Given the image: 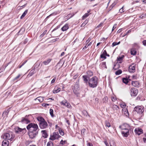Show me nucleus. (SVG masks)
I'll return each mask as SVG.
<instances>
[{"label":"nucleus","mask_w":146,"mask_h":146,"mask_svg":"<svg viewBox=\"0 0 146 146\" xmlns=\"http://www.w3.org/2000/svg\"><path fill=\"white\" fill-rule=\"evenodd\" d=\"M131 32V30H129L126 33L125 35L123 36V37H124L125 35H127L129 33Z\"/></svg>","instance_id":"4d7b16f0"},{"label":"nucleus","mask_w":146,"mask_h":146,"mask_svg":"<svg viewBox=\"0 0 146 146\" xmlns=\"http://www.w3.org/2000/svg\"><path fill=\"white\" fill-rule=\"evenodd\" d=\"M35 100H43L44 98L42 97H39L36 98Z\"/></svg>","instance_id":"4c0bfd02"},{"label":"nucleus","mask_w":146,"mask_h":146,"mask_svg":"<svg viewBox=\"0 0 146 146\" xmlns=\"http://www.w3.org/2000/svg\"><path fill=\"white\" fill-rule=\"evenodd\" d=\"M60 103L61 105L65 106L68 108L71 107V105L66 101H62L60 102Z\"/></svg>","instance_id":"f8f14e48"},{"label":"nucleus","mask_w":146,"mask_h":146,"mask_svg":"<svg viewBox=\"0 0 146 146\" xmlns=\"http://www.w3.org/2000/svg\"><path fill=\"white\" fill-rule=\"evenodd\" d=\"M116 26H117V24H115L113 27V28H112V31H113V30H114V29L116 28Z\"/></svg>","instance_id":"603ef678"},{"label":"nucleus","mask_w":146,"mask_h":146,"mask_svg":"<svg viewBox=\"0 0 146 146\" xmlns=\"http://www.w3.org/2000/svg\"><path fill=\"white\" fill-rule=\"evenodd\" d=\"M86 75L88 77V79H89V78L90 77L92 76L93 75V72L90 70H89L88 71L86 72Z\"/></svg>","instance_id":"4be33fe9"},{"label":"nucleus","mask_w":146,"mask_h":146,"mask_svg":"<svg viewBox=\"0 0 146 146\" xmlns=\"http://www.w3.org/2000/svg\"><path fill=\"white\" fill-rule=\"evenodd\" d=\"M68 28L69 27L68 25L67 24H66L62 27V28H61V30L62 31H64L67 30V29H68Z\"/></svg>","instance_id":"5701e85b"},{"label":"nucleus","mask_w":146,"mask_h":146,"mask_svg":"<svg viewBox=\"0 0 146 146\" xmlns=\"http://www.w3.org/2000/svg\"><path fill=\"white\" fill-rule=\"evenodd\" d=\"M21 122L23 123L27 124L30 122V121L25 117H22Z\"/></svg>","instance_id":"dca6fc26"},{"label":"nucleus","mask_w":146,"mask_h":146,"mask_svg":"<svg viewBox=\"0 0 146 146\" xmlns=\"http://www.w3.org/2000/svg\"><path fill=\"white\" fill-rule=\"evenodd\" d=\"M61 137V136L59 135L58 132H54L53 133L52 135H51L50 138V139L52 140H54L55 139H58Z\"/></svg>","instance_id":"0eeeda50"},{"label":"nucleus","mask_w":146,"mask_h":146,"mask_svg":"<svg viewBox=\"0 0 146 146\" xmlns=\"http://www.w3.org/2000/svg\"><path fill=\"white\" fill-rule=\"evenodd\" d=\"M88 13L85 14L84 15L82 16V19H84L87 17L89 15L88 14L90 12V10L88 11H87Z\"/></svg>","instance_id":"bb28decb"},{"label":"nucleus","mask_w":146,"mask_h":146,"mask_svg":"<svg viewBox=\"0 0 146 146\" xmlns=\"http://www.w3.org/2000/svg\"><path fill=\"white\" fill-rule=\"evenodd\" d=\"M65 143V141H63L62 140L60 142V143L62 145H63Z\"/></svg>","instance_id":"e2e57ef3"},{"label":"nucleus","mask_w":146,"mask_h":146,"mask_svg":"<svg viewBox=\"0 0 146 146\" xmlns=\"http://www.w3.org/2000/svg\"><path fill=\"white\" fill-rule=\"evenodd\" d=\"M78 77V75H75L73 76V78L74 79H76Z\"/></svg>","instance_id":"338daca9"},{"label":"nucleus","mask_w":146,"mask_h":146,"mask_svg":"<svg viewBox=\"0 0 146 146\" xmlns=\"http://www.w3.org/2000/svg\"><path fill=\"white\" fill-rule=\"evenodd\" d=\"M3 138L5 140H9L10 141H12L14 137V136L11 133H5L3 135Z\"/></svg>","instance_id":"20e7f679"},{"label":"nucleus","mask_w":146,"mask_h":146,"mask_svg":"<svg viewBox=\"0 0 146 146\" xmlns=\"http://www.w3.org/2000/svg\"><path fill=\"white\" fill-rule=\"evenodd\" d=\"M120 43V42L119 41L118 42H114L112 44V46L113 47L116 45H118Z\"/></svg>","instance_id":"ea45409f"},{"label":"nucleus","mask_w":146,"mask_h":146,"mask_svg":"<svg viewBox=\"0 0 146 146\" xmlns=\"http://www.w3.org/2000/svg\"><path fill=\"white\" fill-rule=\"evenodd\" d=\"M90 39L89 38H88V39L86 41V43L87 44H88L90 41Z\"/></svg>","instance_id":"774afa93"},{"label":"nucleus","mask_w":146,"mask_h":146,"mask_svg":"<svg viewBox=\"0 0 146 146\" xmlns=\"http://www.w3.org/2000/svg\"><path fill=\"white\" fill-rule=\"evenodd\" d=\"M37 119L39 122H43L44 121V119L42 117H38L37 118Z\"/></svg>","instance_id":"c85d7f7f"},{"label":"nucleus","mask_w":146,"mask_h":146,"mask_svg":"<svg viewBox=\"0 0 146 146\" xmlns=\"http://www.w3.org/2000/svg\"><path fill=\"white\" fill-rule=\"evenodd\" d=\"M113 108L114 110H118L119 108L117 105H114L113 106Z\"/></svg>","instance_id":"e433bc0d"},{"label":"nucleus","mask_w":146,"mask_h":146,"mask_svg":"<svg viewBox=\"0 0 146 146\" xmlns=\"http://www.w3.org/2000/svg\"><path fill=\"white\" fill-rule=\"evenodd\" d=\"M80 89L79 80L75 82L73 91L75 94L78 95L79 94V91Z\"/></svg>","instance_id":"39448f33"},{"label":"nucleus","mask_w":146,"mask_h":146,"mask_svg":"<svg viewBox=\"0 0 146 146\" xmlns=\"http://www.w3.org/2000/svg\"><path fill=\"white\" fill-rule=\"evenodd\" d=\"M52 60V59L51 58H48L47 60L44 61L43 62V63L45 65H47Z\"/></svg>","instance_id":"a211bd4d"},{"label":"nucleus","mask_w":146,"mask_h":146,"mask_svg":"<svg viewBox=\"0 0 146 146\" xmlns=\"http://www.w3.org/2000/svg\"><path fill=\"white\" fill-rule=\"evenodd\" d=\"M88 146H93L92 144L90 142H88L87 143Z\"/></svg>","instance_id":"0e129e2a"},{"label":"nucleus","mask_w":146,"mask_h":146,"mask_svg":"<svg viewBox=\"0 0 146 146\" xmlns=\"http://www.w3.org/2000/svg\"><path fill=\"white\" fill-rule=\"evenodd\" d=\"M25 31V29L22 28L18 32V33L20 35L24 33Z\"/></svg>","instance_id":"7c9ffc66"},{"label":"nucleus","mask_w":146,"mask_h":146,"mask_svg":"<svg viewBox=\"0 0 146 146\" xmlns=\"http://www.w3.org/2000/svg\"><path fill=\"white\" fill-rule=\"evenodd\" d=\"M27 129L29 131L28 134L30 138L33 139L36 137L38 134L39 130L36 124L30 123L27 127Z\"/></svg>","instance_id":"f257e3e1"},{"label":"nucleus","mask_w":146,"mask_h":146,"mask_svg":"<svg viewBox=\"0 0 146 146\" xmlns=\"http://www.w3.org/2000/svg\"><path fill=\"white\" fill-rule=\"evenodd\" d=\"M59 27V26H57L52 31V32L56 30Z\"/></svg>","instance_id":"13d9d810"},{"label":"nucleus","mask_w":146,"mask_h":146,"mask_svg":"<svg viewBox=\"0 0 146 146\" xmlns=\"http://www.w3.org/2000/svg\"><path fill=\"white\" fill-rule=\"evenodd\" d=\"M135 132L136 134L139 135L143 133V130L140 128H136L135 130Z\"/></svg>","instance_id":"2eb2a0df"},{"label":"nucleus","mask_w":146,"mask_h":146,"mask_svg":"<svg viewBox=\"0 0 146 146\" xmlns=\"http://www.w3.org/2000/svg\"><path fill=\"white\" fill-rule=\"evenodd\" d=\"M122 71L121 70H119L115 72L116 75H118L122 73Z\"/></svg>","instance_id":"c9c22d12"},{"label":"nucleus","mask_w":146,"mask_h":146,"mask_svg":"<svg viewBox=\"0 0 146 146\" xmlns=\"http://www.w3.org/2000/svg\"><path fill=\"white\" fill-rule=\"evenodd\" d=\"M119 127L122 130L121 131H125V132H129V130L130 129V126L127 124L125 123Z\"/></svg>","instance_id":"423d86ee"},{"label":"nucleus","mask_w":146,"mask_h":146,"mask_svg":"<svg viewBox=\"0 0 146 146\" xmlns=\"http://www.w3.org/2000/svg\"><path fill=\"white\" fill-rule=\"evenodd\" d=\"M131 55H135L136 54V51L135 48H132L131 50Z\"/></svg>","instance_id":"393cba45"},{"label":"nucleus","mask_w":146,"mask_h":146,"mask_svg":"<svg viewBox=\"0 0 146 146\" xmlns=\"http://www.w3.org/2000/svg\"><path fill=\"white\" fill-rule=\"evenodd\" d=\"M120 106L122 108H124L126 106V105L125 104H121Z\"/></svg>","instance_id":"bf43d9fd"},{"label":"nucleus","mask_w":146,"mask_h":146,"mask_svg":"<svg viewBox=\"0 0 146 146\" xmlns=\"http://www.w3.org/2000/svg\"><path fill=\"white\" fill-rule=\"evenodd\" d=\"M86 130L85 129H82L81 130V133L82 135H84V133L86 131Z\"/></svg>","instance_id":"de8ad7c7"},{"label":"nucleus","mask_w":146,"mask_h":146,"mask_svg":"<svg viewBox=\"0 0 146 146\" xmlns=\"http://www.w3.org/2000/svg\"><path fill=\"white\" fill-rule=\"evenodd\" d=\"M59 131L60 133V135L62 136H63L64 134V133L63 131L61 130V129H59Z\"/></svg>","instance_id":"c03bdc74"},{"label":"nucleus","mask_w":146,"mask_h":146,"mask_svg":"<svg viewBox=\"0 0 146 146\" xmlns=\"http://www.w3.org/2000/svg\"><path fill=\"white\" fill-rule=\"evenodd\" d=\"M124 6H123L119 10V12L120 13H122L124 12V9H123Z\"/></svg>","instance_id":"49530a36"},{"label":"nucleus","mask_w":146,"mask_h":146,"mask_svg":"<svg viewBox=\"0 0 146 146\" xmlns=\"http://www.w3.org/2000/svg\"><path fill=\"white\" fill-rule=\"evenodd\" d=\"M41 132L42 133V137L44 138H46L47 137L48 135L47 133L46 130H42Z\"/></svg>","instance_id":"b1692460"},{"label":"nucleus","mask_w":146,"mask_h":146,"mask_svg":"<svg viewBox=\"0 0 146 146\" xmlns=\"http://www.w3.org/2000/svg\"><path fill=\"white\" fill-rule=\"evenodd\" d=\"M47 146H53V143L51 142H49L47 144Z\"/></svg>","instance_id":"a18cd8bd"},{"label":"nucleus","mask_w":146,"mask_h":146,"mask_svg":"<svg viewBox=\"0 0 146 146\" xmlns=\"http://www.w3.org/2000/svg\"><path fill=\"white\" fill-rule=\"evenodd\" d=\"M39 125L40 128L41 129H44L46 128L47 127V124L45 120L42 122H39Z\"/></svg>","instance_id":"9d476101"},{"label":"nucleus","mask_w":146,"mask_h":146,"mask_svg":"<svg viewBox=\"0 0 146 146\" xmlns=\"http://www.w3.org/2000/svg\"><path fill=\"white\" fill-rule=\"evenodd\" d=\"M122 81L123 83H125L126 84H127L129 82L128 79L127 78H123Z\"/></svg>","instance_id":"72a5a7b5"},{"label":"nucleus","mask_w":146,"mask_h":146,"mask_svg":"<svg viewBox=\"0 0 146 146\" xmlns=\"http://www.w3.org/2000/svg\"><path fill=\"white\" fill-rule=\"evenodd\" d=\"M49 105V104H42V106H43L45 107H46L47 106H48Z\"/></svg>","instance_id":"6e6d98bb"},{"label":"nucleus","mask_w":146,"mask_h":146,"mask_svg":"<svg viewBox=\"0 0 146 146\" xmlns=\"http://www.w3.org/2000/svg\"><path fill=\"white\" fill-rule=\"evenodd\" d=\"M131 84L135 87L138 88L139 87V83L138 81H132Z\"/></svg>","instance_id":"ddd939ff"},{"label":"nucleus","mask_w":146,"mask_h":146,"mask_svg":"<svg viewBox=\"0 0 146 146\" xmlns=\"http://www.w3.org/2000/svg\"><path fill=\"white\" fill-rule=\"evenodd\" d=\"M88 19H86L83 23L81 25V27H84V26L88 22Z\"/></svg>","instance_id":"2f4dec72"},{"label":"nucleus","mask_w":146,"mask_h":146,"mask_svg":"<svg viewBox=\"0 0 146 146\" xmlns=\"http://www.w3.org/2000/svg\"><path fill=\"white\" fill-rule=\"evenodd\" d=\"M105 124H106V125L109 127H110L111 126V125H110V123L107 121H106V122H105Z\"/></svg>","instance_id":"79ce46f5"},{"label":"nucleus","mask_w":146,"mask_h":146,"mask_svg":"<svg viewBox=\"0 0 146 146\" xmlns=\"http://www.w3.org/2000/svg\"><path fill=\"white\" fill-rule=\"evenodd\" d=\"M130 94L131 96H136L138 93V90L135 88H131L130 90Z\"/></svg>","instance_id":"1a4fd4ad"},{"label":"nucleus","mask_w":146,"mask_h":146,"mask_svg":"<svg viewBox=\"0 0 146 146\" xmlns=\"http://www.w3.org/2000/svg\"><path fill=\"white\" fill-rule=\"evenodd\" d=\"M53 110L51 109H50V115L52 117H54V115L53 114Z\"/></svg>","instance_id":"58836bf2"},{"label":"nucleus","mask_w":146,"mask_h":146,"mask_svg":"<svg viewBox=\"0 0 146 146\" xmlns=\"http://www.w3.org/2000/svg\"><path fill=\"white\" fill-rule=\"evenodd\" d=\"M60 90L61 88L58 86H56L53 91V92L54 94H56L60 92Z\"/></svg>","instance_id":"4468645a"},{"label":"nucleus","mask_w":146,"mask_h":146,"mask_svg":"<svg viewBox=\"0 0 146 146\" xmlns=\"http://www.w3.org/2000/svg\"><path fill=\"white\" fill-rule=\"evenodd\" d=\"M82 78L84 81L86 83L88 82V77L86 75L83 76Z\"/></svg>","instance_id":"a878e982"},{"label":"nucleus","mask_w":146,"mask_h":146,"mask_svg":"<svg viewBox=\"0 0 146 146\" xmlns=\"http://www.w3.org/2000/svg\"><path fill=\"white\" fill-rule=\"evenodd\" d=\"M121 133L124 137H127L129 135V132H125V131H121Z\"/></svg>","instance_id":"cd10ccee"},{"label":"nucleus","mask_w":146,"mask_h":146,"mask_svg":"<svg viewBox=\"0 0 146 146\" xmlns=\"http://www.w3.org/2000/svg\"><path fill=\"white\" fill-rule=\"evenodd\" d=\"M15 133L18 135H23L25 134L27 131L25 128H21L18 126H16L14 129Z\"/></svg>","instance_id":"7ed1b4c3"},{"label":"nucleus","mask_w":146,"mask_h":146,"mask_svg":"<svg viewBox=\"0 0 146 146\" xmlns=\"http://www.w3.org/2000/svg\"><path fill=\"white\" fill-rule=\"evenodd\" d=\"M124 57L123 55H122L121 56H119L117 57V62L119 63H121L122 62L123 57Z\"/></svg>","instance_id":"6ab92c4d"},{"label":"nucleus","mask_w":146,"mask_h":146,"mask_svg":"<svg viewBox=\"0 0 146 146\" xmlns=\"http://www.w3.org/2000/svg\"><path fill=\"white\" fill-rule=\"evenodd\" d=\"M28 11V10L27 9V10H26L24 11V12L23 13V14L21 16V17H20L21 19H22L23 18L25 17V16L27 14Z\"/></svg>","instance_id":"c756f323"},{"label":"nucleus","mask_w":146,"mask_h":146,"mask_svg":"<svg viewBox=\"0 0 146 146\" xmlns=\"http://www.w3.org/2000/svg\"><path fill=\"white\" fill-rule=\"evenodd\" d=\"M55 128L56 129H58V130L59 129H60L61 128L59 127L57 125H56L55 126Z\"/></svg>","instance_id":"69168bd1"},{"label":"nucleus","mask_w":146,"mask_h":146,"mask_svg":"<svg viewBox=\"0 0 146 146\" xmlns=\"http://www.w3.org/2000/svg\"><path fill=\"white\" fill-rule=\"evenodd\" d=\"M56 77H54V78L52 80L51 82V83L53 84L55 82V81L56 80Z\"/></svg>","instance_id":"864d4df0"},{"label":"nucleus","mask_w":146,"mask_h":146,"mask_svg":"<svg viewBox=\"0 0 146 146\" xmlns=\"http://www.w3.org/2000/svg\"><path fill=\"white\" fill-rule=\"evenodd\" d=\"M74 15V13H72L69 14L67 16V18L68 19H70V18H71Z\"/></svg>","instance_id":"f704fd0d"},{"label":"nucleus","mask_w":146,"mask_h":146,"mask_svg":"<svg viewBox=\"0 0 146 146\" xmlns=\"http://www.w3.org/2000/svg\"><path fill=\"white\" fill-rule=\"evenodd\" d=\"M102 66H103L104 67H105V68H107V67L106 66V62H102Z\"/></svg>","instance_id":"09e8293b"},{"label":"nucleus","mask_w":146,"mask_h":146,"mask_svg":"<svg viewBox=\"0 0 146 146\" xmlns=\"http://www.w3.org/2000/svg\"><path fill=\"white\" fill-rule=\"evenodd\" d=\"M146 17V15L145 14H143L141 15L139 17L143 19Z\"/></svg>","instance_id":"8fccbe9b"},{"label":"nucleus","mask_w":146,"mask_h":146,"mask_svg":"<svg viewBox=\"0 0 146 146\" xmlns=\"http://www.w3.org/2000/svg\"><path fill=\"white\" fill-rule=\"evenodd\" d=\"M27 61H25L22 64L19 66V68H21L27 62Z\"/></svg>","instance_id":"3c124183"},{"label":"nucleus","mask_w":146,"mask_h":146,"mask_svg":"<svg viewBox=\"0 0 146 146\" xmlns=\"http://www.w3.org/2000/svg\"><path fill=\"white\" fill-rule=\"evenodd\" d=\"M128 70L129 72L130 73H133L135 71V67L134 64H132L131 65L129 66Z\"/></svg>","instance_id":"9b49d317"},{"label":"nucleus","mask_w":146,"mask_h":146,"mask_svg":"<svg viewBox=\"0 0 146 146\" xmlns=\"http://www.w3.org/2000/svg\"><path fill=\"white\" fill-rule=\"evenodd\" d=\"M47 32V30H45L40 35V38H42V37L44 36L46 33Z\"/></svg>","instance_id":"a19ab883"},{"label":"nucleus","mask_w":146,"mask_h":146,"mask_svg":"<svg viewBox=\"0 0 146 146\" xmlns=\"http://www.w3.org/2000/svg\"><path fill=\"white\" fill-rule=\"evenodd\" d=\"M134 110L136 111L137 113L141 114L144 111V108L142 106H137L134 108Z\"/></svg>","instance_id":"6e6552de"},{"label":"nucleus","mask_w":146,"mask_h":146,"mask_svg":"<svg viewBox=\"0 0 146 146\" xmlns=\"http://www.w3.org/2000/svg\"><path fill=\"white\" fill-rule=\"evenodd\" d=\"M8 112L7 111H5L3 113V115H7L8 114Z\"/></svg>","instance_id":"680f3d73"},{"label":"nucleus","mask_w":146,"mask_h":146,"mask_svg":"<svg viewBox=\"0 0 146 146\" xmlns=\"http://www.w3.org/2000/svg\"><path fill=\"white\" fill-rule=\"evenodd\" d=\"M82 113L85 116L87 117L88 116L89 117H90V115H88V113L86 111L84 110L82 111Z\"/></svg>","instance_id":"473e14b6"},{"label":"nucleus","mask_w":146,"mask_h":146,"mask_svg":"<svg viewBox=\"0 0 146 146\" xmlns=\"http://www.w3.org/2000/svg\"><path fill=\"white\" fill-rule=\"evenodd\" d=\"M20 76L21 75L20 74H19L17 77L15 78L14 79V80H17L20 77Z\"/></svg>","instance_id":"5fc2aeb1"},{"label":"nucleus","mask_w":146,"mask_h":146,"mask_svg":"<svg viewBox=\"0 0 146 146\" xmlns=\"http://www.w3.org/2000/svg\"><path fill=\"white\" fill-rule=\"evenodd\" d=\"M89 86L92 88H95L98 85V78L96 76H94L89 79L88 81Z\"/></svg>","instance_id":"f03ea898"},{"label":"nucleus","mask_w":146,"mask_h":146,"mask_svg":"<svg viewBox=\"0 0 146 146\" xmlns=\"http://www.w3.org/2000/svg\"><path fill=\"white\" fill-rule=\"evenodd\" d=\"M116 3L115 2H114L110 6V8L111 9H112L116 5Z\"/></svg>","instance_id":"37998d69"},{"label":"nucleus","mask_w":146,"mask_h":146,"mask_svg":"<svg viewBox=\"0 0 146 146\" xmlns=\"http://www.w3.org/2000/svg\"><path fill=\"white\" fill-rule=\"evenodd\" d=\"M142 43L143 45L146 46V40H144L142 42Z\"/></svg>","instance_id":"052dcab7"},{"label":"nucleus","mask_w":146,"mask_h":146,"mask_svg":"<svg viewBox=\"0 0 146 146\" xmlns=\"http://www.w3.org/2000/svg\"><path fill=\"white\" fill-rule=\"evenodd\" d=\"M9 142L8 141L5 140H3L2 143V146H8Z\"/></svg>","instance_id":"412c9836"},{"label":"nucleus","mask_w":146,"mask_h":146,"mask_svg":"<svg viewBox=\"0 0 146 146\" xmlns=\"http://www.w3.org/2000/svg\"><path fill=\"white\" fill-rule=\"evenodd\" d=\"M107 55V53L106 51V50H104L102 53L101 54L100 57L101 58H104V59H105L106 58V56Z\"/></svg>","instance_id":"f3484780"},{"label":"nucleus","mask_w":146,"mask_h":146,"mask_svg":"<svg viewBox=\"0 0 146 146\" xmlns=\"http://www.w3.org/2000/svg\"><path fill=\"white\" fill-rule=\"evenodd\" d=\"M35 68H33L30 71L28 76H31L34 74L36 72H35Z\"/></svg>","instance_id":"aec40b11"}]
</instances>
